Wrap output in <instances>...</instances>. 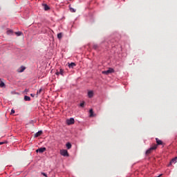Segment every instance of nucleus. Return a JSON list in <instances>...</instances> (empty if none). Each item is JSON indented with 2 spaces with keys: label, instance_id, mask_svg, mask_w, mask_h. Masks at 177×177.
<instances>
[{
  "label": "nucleus",
  "instance_id": "nucleus-1",
  "mask_svg": "<svg viewBox=\"0 0 177 177\" xmlns=\"http://www.w3.org/2000/svg\"><path fill=\"white\" fill-rule=\"evenodd\" d=\"M156 149H157V145L153 144L152 147H151L148 150H147L146 155L149 156V154H151V153H153V151L156 150Z\"/></svg>",
  "mask_w": 177,
  "mask_h": 177
},
{
  "label": "nucleus",
  "instance_id": "nucleus-2",
  "mask_svg": "<svg viewBox=\"0 0 177 177\" xmlns=\"http://www.w3.org/2000/svg\"><path fill=\"white\" fill-rule=\"evenodd\" d=\"M111 73H114V69L113 68H109L107 71H102V74L105 75H109V74H111Z\"/></svg>",
  "mask_w": 177,
  "mask_h": 177
},
{
  "label": "nucleus",
  "instance_id": "nucleus-3",
  "mask_svg": "<svg viewBox=\"0 0 177 177\" xmlns=\"http://www.w3.org/2000/svg\"><path fill=\"white\" fill-rule=\"evenodd\" d=\"M75 122V120L73 118H71L70 119L67 120V125H73Z\"/></svg>",
  "mask_w": 177,
  "mask_h": 177
},
{
  "label": "nucleus",
  "instance_id": "nucleus-4",
  "mask_svg": "<svg viewBox=\"0 0 177 177\" xmlns=\"http://www.w3.org/2000/svg\"><path fill=\"white\" fill-rule=\"evenodd\" d=\"M44 151H46V147H41L36 150V153H44Z\"/></svg>",
  "mask_w": 177,
  "mask_h": 177
},
{
  "label": "nucleus",
  "instance_id": "nucleus-5",
  "mask_svg": "<svg viewBox=\"0 0 177 177\" xmlns=\"http://www.w3.org/2000/svg\"><path fill=\"white\" fill-rule=\"evenodd\" d=\"M61 156H64V157H67V150L66 149H61L60 150Z\"/></svg>",
  "mask_w": 177,
  "mask_h": 177
},
{
  "label": "nucleus",
  "instance_id": "nucleus-6",
  "mask_svg": "<svg viewBox=\"0 0 177 177\" xmlns=\"http://www.w3.org/2000/svg\"><path fill=\"white\" fill-rule=\"evenodd\" d=\"M56 75H63L64 74V71L62 68L59 69V71H57V72L55 73Z\"/></svg>",
  "mask_w": 177,
  "mask_h": 177
},
{
  "label": "nucleus",
  "instance_id": "nucleus-7",
  "mask_svg": "<svg viewBox=\"0 0 177 177\" xmlns=\"http://www.w3.org/2000/svg\"><path fill=\"white\" fill-rule=\"evenodd\" d=\"M26 70L25 66H21L19 68L17 69V73H23Z\"/></svg>",
  "mask_w": 177,
  "mask_h": 177
},
{
  "label": "nucleus",
  "instance_id": "nucleus-8",
  "mask_svg": "<svg viewBox=\"0 0 177 177\" xmlns=\"http://www.w3.org/2000/svg\"><path fill=\"white\" fill-rule=\"evenodd\" d=\"M42 135V131H39L35 134V138H38Z\"/></svg>",
  "mask_w": 177,
  "mask_h": 177
},
{
  "label": "nucleus",
  "instance_id": "nucleus-9",
  "mask_svg": "<svg viewBox=\"0 0 177 177\" xmlns=\"http://www.w3.org/2000/svg\"><path fill=\"white\" fill-rule=\"evenodd\" d=\"M44 6V10H49L50 9V8L49 7V6H48V4H43Z\"/></svg>",
  "mask_w": 177,
  "mask_h": 177
},
{
  "label": "nucleus",
  "instance_id": "nucleus-10",
  "mask_svg": "<svg viewBox=\"0 0 177 177\" xmlns=\"http://www.w3.org/2000/svg\"><path fill=\"white\" fill-rule=\"evenodd\" d=\"M75 66H76V64L74 62H72V63L68 64L69 68H74V67H75Z\"/></svg>",
  "mask_w": 177,
  "mask_h": 177
},
{
  "label": "nucleus",
  "instance_id": "nucleus-11",
  "mask_svg": "<svg viewBox=\"0 0 177 177\" xmlns=\"http://www.w3.org/2000/svg\"><path fill=\"white\" fill-rule=\"evenodd\" d=\"M156 140L157 146L162 145V142L160 139L156 138Z\"/></svg>",
  "mask_w": 177,
  "mask_h": 177
},
{
  "label": "nucleus",
  "instance_id": "nucleus-12",
  "mask_svg": "<svg viewBox=\"0 0 177 177\" xmlns=\"http://www.w3.org/2000/svg\"><path fill=\"white\" fill-rule=\"evenodd\" d=\"M24 100H25L26 102H30V100H31V97H28V96H27V95H25V96H24Z\"/></svg>",
  "mask_w": 177,
  "mask_h": 177
},
{
  "label": "nucleus",
  "instance_id": "nucleus-13",
  "mask_svg": "<svg viewBox=\"0 0 177 177\" xmlns=\"http://www.w3.org/2000/svg\"><path fill=\"white\" fill-rule=\"evenodd\" d=\"M88 97H93V91H88Z\"/></svg>",
  "mask_w": 177,
  "mask_h": 177
},
{
  "label": "nucleus",
  "instance_id": "nucleus-14",
  "mask_svg": "<svg viewBox=\"0 0 177 177\" xmlns=\"http://www.w3.org/2000/svg\"><path fill=\"white\" fill-rule=\"evenodd\" d=\"M5 86V83L0 79V88H3Z\"/></svg>",
  "mask_w": 177,
  "mask_h": 177
},
{
  "label": "nucleus",
  "instance_id": "nucleus-15",
  "mask_svg": "<svg viewBox=\"0 0 177 177\" xmlns=\"http://www.w3.org/2000/svg\"><path fill=\"white\" fill-rule=\"evenodd\" d=\"M69 10H70V12H71L72 13H75V9L71 8V5H69Z\"/></svg>",
  "mask_w": 177,
  "mask_h": 177
},
{
  "label": "nucleus",
  "instance_id": "nucleus-16",
  "mask_svg": "<svg viewBox=\"0 0 177 177\" xmlns=\"http://www.w3.org/2000/svg\"><path fill=\"white\" fill-rule=\"evenodd\" d=\"M90 117H95V115H93V109H90Z\"/></svg>",
  "mask_w": 177,
  "mask_h": 177
},
{
  "label": "nucleus",
  "instance_id": "nucleus-17",
  "mask_svg": "<svg viewBox=\"0 0 177 177\" xmlns=\"http://www.w3.org/2000/svg\"><path fill=\"white\" fill-rule=\"evenodd\" d=\"M15 34L16 35H17V37H20V35H23V32L21 31H19V32H16Z\"/></svg>",
  "mask_w": 177,
  "mask_h": 177
},
{
  "label": "nucleus",
  "instance_id": "nucleus-18",
  "mask_svg": "<svg viewBox=\"0 0 177 177\" xmlns=\"http://www.w3.org/2000/svg\"><path fill=\"white\" fill-rule=\"evenodd\" d=\"M62 37H63V35L62 34V32L57 34L58 39H62Z\"/></svg>",
  "mask_w": 177,
  "mask_h": 177
},
{
  "label": "nucleus",
  "instance_id": "nucleus-19",
  "mask_svg": "<svg viewBox=\"0 0 177 177\" xmlns=\"http://www.w3.org/2000/svg\"><path fill=\"white\" fill-rule=\"evenodd\" d=\"M70 149H71V143L68 142V143H67V149H68V150H70Z\"/></svg>",
  "mask_w": 177,
  "mask_h": 177
},
{
  "label": "nucleus",
  "instance_id": "nucleus-20",
  "mask_svg": "<svg viewBox=\"0 0 177 177\" xmlns=\"http://www.w3.org/2000/svg\"><path fill=\"white\" fill-rule=\"evenodd\" d=\"M177 157L173 158L171 161L170 162V164H172V162H176Z\"/></svg>",
  "mask_w": 177,
  "mask_h": 177
},
{
  "label": "nucleus",
  "instance_id": "nucleus-21",
  "mask_svg": "<svg viewBox=\"0 0 177 177\" xmlns=\"http://www.w3.org/2000/svg\"><path fill=\"white\" fill-rule=\"evenodd\" d=\"M7 34H8V35H9L10 34H13V30H7Z\"/></svg>",
  "mask_w": 177,
  "mask_h": 177
},
{
  "label": "nucleus",
  "instance_id": "nucleus-22",
  "mask_svg": "<svg viewBox=\"0 0 177 177\" xmlns=\"http://www.w3.org/2000/svg\"><path fill=\"white\" fill-rule=\"evenodd\" d=\"M41 92H42V88H40L39 91H37V95H41Z\"/></svg>",
  "mask_w": 177,
  "mask_h": 177
},
{
  "label": "nucleus",
  "instance_id": "nucleus-23",
  "mask_svg": "<svg viewBox=\"0 0 177 177\" xmlns=\"http://www.w3.org/2000/svg\"><path fill=\"white\" fill-rule=\"evenodd\" d=\"M84 106H85V102H83L80 104V107H84Z\"/></svg>",
  "mask_w": 177,
  "mask_h": 177
},
{
  "label": "nucleus",
  "instance_id": "nucleus-24",
  "mask_svg": "<svg viewBox=\"0 0 177 177\" xmlns=\"http://www.w3.org/2000/svg\"><path fill=\"white\" fill-rule=\"evenodd\" d=\"M6 143H8V142L7 141L0 142V145H5Z\"/></svg>",
  "mask_w": 177,
  "mask_h": 177
},
{
  "label": "nucleus",
  "instance_id": "nucleus-25",
  "mask_svg": "<svg viewBox=\"0 0 177 177\" xmlns=\"http://www.w3.org/2000/svg\"><path fill=\"white\" fill-rule=\"evenodd\" d=\"M41 174L43 175V176L48 177V175L46 173L41 172Z\"/></svg>",
  "mask_w": 177,
  "mask_h": 177
},
{
  "label": "nucleus",
  "instance_id": "nucleus-26",
  "mask_svg": "<svg viewBox=\"0 0 177 177\" xmlns=\"http://www.w3.org/2000/svg\"><path fill=\"white\" fill-rule=\"evenodd\" d=\"M15 109H12L10 114H11V115H12V114H15Z\"/></svg>",
  "mask_w": 177,
  "mask_h": 177
},
{
  "label": "nucleus",
  "instance_id": "nucleus-27",
  "mask_svg": "<svg viewBox=\"0 0 177 177\" xmlns=\"http://www.w3.org/2000/svg\"><path fill=\"white\" fill-rule=\"evenodd\" d=\"M28 91H29V90H28V88H26V89H25V92H26V93L28 92Z\"/></svg>",
  "mask_w": 177,
  "mask_h": 177
},
{
  "label": "nucleus",
  "instance_id": "nucleus-28",
  "mask_svg": "<svg viewBox=\"0 0 177 177\" xmlns=\"http://www.w3.org/2000/svg\"><path fill=\"white\" fill-rule=\"evenodd\" d=\"M30 96H32V97H34L35 95L34 94H30Z\"/></svg>",
  "mask_w": 177,
  "mask_h": 177
},
{
  "label": "nucleus",
  "instance_id": "nucleus-29",
  "mask_svg": "<svg viewBox=\"0 0 177 177\" xmlns=\"http://www.w3.org/2000/svg\"><path fill=\"white\" fill-rule=\"evenodd\" d=\"M68 156H69V155H68V153H67V157H68Z\"/></svg>",
  "mask_w": 177,
  "mask_h": 177
},
{
  "label": "nucleus",
  "instance_id": "nucleus-30",
  "mask_svg": "<svg viewBox=\"0 0 177 177\" xmlns=\"http://www.w3.org/2000/svg\"><path fill=\"white\" fill-rule=\"evenodd\" d=\"M65 146H67V143L65 145Z\"/></svg>",
  "mask_w": 177,
  "mask_h": 177
}]
</instances>
